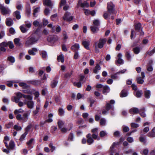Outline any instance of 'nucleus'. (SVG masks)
<instances>
[{
    "label": "nucleus",
    "mask_w": 155,
    "mask_h": 155,
    "mask_svg": "<svg viewBox=\"0 0 155 155\" xmlns=\"http://www.w3.org/2000/svg\"><path fill=\"white\" fill-rule=\"evenodd\" d=\"M114 5L112 2H110L107 3L108 12H105L103 15V17L105 19L107 18L110 15L114 13Z\"/></svg>",
    "instance_id": "nucleus-1"
},
{
    "label": "nucleus",
    "mask_w": 155,
    "mask_h": 155,
    "mask_svg": "<svg viewBox=\"0 0 155 155\" xmlns=\"http://www.w3.org/2000/svg\"><path fill=\"white\" fill-rule=\"evenodd\" d=\"M115 103L114 100H111L110 103H107L106 105V109L107 110H104L102 111V114H106L108 112V111L110 109L114 110V105Z\"/></svg>",
    "instance_id": "nucleus-2"
},
{
    "label": "nucleus",
    "mask_w": 155,
    "mask_h": 155,
    "mask_svg": "<svg viewBox=\"0 0 155 155\" xmlns=\"http://www.w3.org/2000/svg\"><path fill=\"white\" fill-rule=\"evenodd\" d=\"M38 38L35 37L30 36L28 37L25 42V45L27 47L29 46L36 43Z\"/></svg>",
    "instance_id": "nucleus-3"
},
{
    "label": "nucleus",
    "mask_w": 155,
    "mask_h": 155,
    "mask_svg": "<svg viewBox=\"0 0 155 155\" xmlns=\"http://www.w3.org/2000/svg\"><path fill=\"white\" fill-rule=\"evenodd\" d=\"M29 115V114L27 113L24 114L22 116L20 114H17L16 118L18 120L23 121H26L28 119V117Z\"/></svg>",
    "instance_id": "nucleus-4"
},
{
    "label": "nucleus",
    "mask_w": 155,
    "mask_h": 155,
    "mask_svg": "<svg viewBox=\"0 0 155 155\" xmlns=\"http://www.w3.org/2000/svg\"><path fill=\"white\" fill-rule=\"evenodd\" d=\"M32 99H27L28 100H24V103L27 105L28 107L30 109H32L34 107V103L32 101L33 97L31 96Z\"/></svg>",
    "instance_id": "nucleus-5"
},
{
    "label": "nucleus",
    "mask_w": 155,
    "mask_h": 155,
    "mask_svg": "<svg viewBox=\"0 0 155 155\" xmlns=\"http://www.w3.org/2000/svg\"><path fill=\"white\" fill-rule=\"evenodd\" d=\"M47 40L51 44H53L58 40V38L56 35H50L48 37Z\"/></svg>",
    "instance_id": "nucleus-6"
},
{
    "label": "nucleus",
    "mask_w": 155,
    "mask_h": 155,
    "mask_svg": "<svg viewBox=\"0 0 155 155\" xmlns=\"http://www.w3.org/2000/svg\"><path fill=\"white\" fill-rule=\"evenodd\" d=\"M73 17L70 15V14L68 12H66L63 17L64 20L68 21H71L72 20Z\"/></svg>",
    "instance_id": "nucleus-7"
},
{
    "label": "nucleus",
    "mask_w": 155,
    "mask_h": 155,
    "mask_svg": "<svg viewBox=\"0 0 155 155\" xmlns=\"http://www.w3.org/2000/svg\"><path fill=\"white\" fill-rule=\"evenodd\" d=\"M107 41L106 38H101L99 40L98 43H97V45L98 48H102L104 46V44Z\"/></svg>",
    "instance_id": "nucleus-8"
},
{
    "label": "nucleus",
    "mask_w": 155,
    "mask_h": 155,
    "mask_svg": "<svg viewBox=\"0 0 155 155\" xmlns=\"http://www.w3.org/2000/svg\"><path fill=\"white\" fill-rule=\"evenodd\" d=\"M118 142L114 143L110 147V155H119V153L116 152V150L114 149V146L118 144Z\"/></svg>",
    "instance_id": "nucleus-9"
},
{
    "label": "nucleus",
    "mask_w": 155,
    "mask_h": 155,
    "mask_svg": "<svg viewBox=\"0 0 155 155\" xmlns=\"http://www.w3.org/2000/svg\"><path fill=\"white\" fill-rule=\"evenodd\" d=\"M16 96L20 99L22 97H23L26 99H31V95H25L22 94L21 93L18 92L16 94Z\"/></svg>",
    "instance_id": "nucleus-10"
},
{
    "label": "nucleus",
    "mask_w": 155,
    "mask_h": 155,
    "mask_svg": "<svg viewBox=\"0 0 155 155\" xmlns=\"http://www.w3.org/2000/svg\"><path fill=\"white\" fill-rule=\"evenodd\" d=\"M58 77L56 76L54 79L51 81V86L52 88H54L56 87L58 82Z\"/></svg>",
    "instance_id": "nucleus-11"
},
{
    "label": "nucleus",
    "mask_w": 155,
    "mask_h": 155,
    "mask_svg": "<svg viewBox=\"0 0 155 155\" xmlns=\"http://www.w3.org/2000/svg\"><path fill=\"white\" fill-rule=\"evenodd\" d=\"M81 0H79L78 4V6L80 5L81 7L83 8L88 7H89V4L87 3V2L85 1L83 3H82Z\"/></svg>",
    "instance_id": "nucleus-12"
},
{
    "label": "nucleus",
    "mask_w": 155,
    "mask_h": 155,
    "mask_svg": "<svg viewBox=\"0 0 155 155\" xmlns=\"http://www.w3.org/2000/svg\"><path fill=\"white\" fill-rule=\"evenodd\" d=\"M10 12V10L8 8H6L4 6L2 7L1 10V12L3 15H6L9 14Z\"/></svg>",
    "instance_id": "nucleus-13"
},
{
    "label": "nucleus",
    "mask_w": 155,
    "mask_h": 155,
    "mask_svg": "<svg viewBox=\"0 0 155 155\" xmlns=\"http://www.w3.org/2000/svg\"><path fill=\"white\" fill-rule=\"evenodd\" d=\"M7 44L6 42H3L0 44V50L1 51H5L6 50L5 47L7 46Z\"/></svg>",
    "instance_id": "nucleus-14"
},
{
    "label": "nucleus",
    "mask_w": 155,
    "mask_h": 155,
    "mask_svg": "<svg viewBox=\"0 0 155 155\" xmlns=\"http://www.w3.org/2000/svg\"><path fill=\"white\" fill-rule=\"evenodd\" d=\"M82 44L84 47L87 50H89V45L90 42L89 41L84 40L82 42Z\"/></svg>",
    "instance_id": "nucleus-15"
},
{
    "label": "nucleus",
    "mask_w": 155,
    "mask_h": 155,
    "mask_svg": "<svg viewBox=\"0 0 155 155\" xmlns=\"http://www.w3.org/2000/svg\"><path fill=\"white\" fill-rule=\"evenodd\" d=\"M87 142L88 144H91L94 142V140L91 137L90 134H89L87 135Z\"/></svg>",
    "instance_id": "nucleus-16"
},
{
    "label": "nucleus",
    "mask_w": 155,
    "mask_h": 155,
    "mask_svg": "<svg viewBox=\"0 0 155 155\" xmlns=\"http://www.w3.org/2000/svg\"><path fill=\"white\" fill-rule=\"evenodd\" d=\"M80 48V45L78 43H75L71 47V50L74 51H76L77 50H79Z\"/></svg>",
    "instance_id": "nucleus-17"
},
{
    "label": "nucleus",
    "mask_w": 155,
    "mask_h": 155,
    "mask_svg": "<svg viewBox=\"0 0 155 155\" xmlns=\"http://www.w3.org/2000/svg\"><path fill=\"white\" fill-rule=\"evenodd\" d=\"M129 111L131 114H136L139 112V110L137 108H132L129 110Z\"/></svg>",
    "instance_id": "nucleus-18"
},
{
    "label": "nucleus",
    "mask_w": 155,
    "mask_h": 155,
    "mask_svg": "<svg viewBox=\"0 0 155 155\" xmlns=\"http://www.w3.org/2000/svg\"><path fill=\"white\" fill-rule=\"evenodd\" d=\"M122 54L121 53H119L117 55L118 60L117 62L118 63L123 64L124 63L123 60L121 58Z\"/></svg>",
    "instance_id": "nucleus-19"
},
{
    "label": "nucleus",
    "mask_w": 155,
    "mask_h": 155,
    "mask_svg": "<svg viewBox=\"0 0 155 155\" xmlns=\"http://www.w3.org/2000/svg\"><path fill=\"white\" fill-rule=\"evenodd\" d=\"M139 140L141 143H146L147 142L146 137L143 134H141L139 137Z\"/></svg>",
    "instance_id": "nucleus-20"
},
{
    "label": "nucleus",
    "mask_w": 155,
    "mask_h": 155,
    "mask_svg": "<svg viewBox=\"0 0 155 155\" xmlns=\"http://www.w3.org/2000/svg\"><path fill=\"white\" fill-rule=\"evenodd\" d=\"M6 23L7 26H10L12 25L13 21L11 19L8 18L6 19Z\"/></svg>",
    "instance_id": "nucleus-21"
},
{
    "label": "nucleus",
    "mask_w": 155,
    "mask_h": 155,
    "mask_svg": "<svg viewBox=\"0 0 155 155\" xmlns=\"http://www.w3.org/2000/svg\"><path fill=\"white\" fill-rule=\"evenodd\" d=\"M128 94L127 90H123L121 91L120 94V96L121 97H125L128 95Z\"/></svg>",
    "instance_id": "nucleus-22"
},
{
    "label": "nucleus",
    "mask_w": 155,
    "mask_h": 155,
    "mask_svg": "<svg viewBox=\"0 0 155 155\" xmlns=\"http://www.w3.org/2000/svg\"><path fill=\"white\" fill-rule=\"evenodd\" d=\"M103 93L104 94L106 95L107 93L110 91V88L107 86H105L103 87Z\"/></svg>",
    "instance_id": "nucleus-23"
},
{
    "label": "nucleus",
    "mask_w": 155,
    "mask_h": 155,
    "mask_svg": "<svg viewBox=\"0 0 155 155\" xmlns=\"http://www.w3.org/2000/svg\"><path fill=\"white\" fill-rule=\"evenodd\" d=\"M20 28L21 32L23 33H25L28 30V29L24 25L21 26Z\"/></svg>",
    "instance_id": "nucleus-24"
},
{
    "label": "nucleus",
    "mask_w": 155,
    "mask_h": 155,
    "mask_svg": "<svg viewBox=\"0 0 155 155\" xmlns=\"http://www.w3.org/2000/svg\"><path fill=\"white\" fill-rule=\"evenodd\" d=\"M15 146V144L14 142L12 140H11L9 143V146L8 145V147H7L10 150H13L14 149Z\"/></svg>",
    "instance_id": "nucleus-25"
},
{
    "label": "nucleus",
    "mask_w": 155,
    "mask_h": 155,
    "mask_svg": "<svg viewBox=\"0 0 155 155\" xmlns=\"http://www.w3.org/2000/svg\"><path fill=\"white\" fill-rule=\"evenodd\" d=\"M101 69V68L100 66L98 64H97L93 70L95 74H97L98 73V71L100 70Z\"/></svg>",
    "instance_id": "nucleus-26"
},
{
    "label": "nucleus",
    "mask_w": 155,
    "mask_h": 155,
    "mask_svg": "<svg viewBox=\"0 0 155 155\" xmlns=\"http://www.w3.org/2000/svg\"><path fill=\"white\" fill-rule=\"evenodd\" d=\"M64 110L62 108L60 107L59 108L58 110V114L60 116H64Z\"/></svg>",
    "instance_id": "nucleus-27"
},
{
    "label": "nucleus",
    "mask_w": 155,
    "mask_h": 155,
    "mask_svg": "<svg viewBox=\"0 0 155 155\" xmlns=\"http://www.w3.org/2000/svg\"><path fill=\"white\" fill-rule=\"evenodd\" d=\"M145 109L143 108L139 110V113L141 116L142 117H145L146 116V114L145 113Z\"/></svg>",
    "instance_id": "nucleus-28"
},
{
    "label": "nucleus",
    "mask_w": 155,
    "mask_h": 155,
    "mask_svg": "<svg viewBox=\"0 0 155 155\" xmlns=\"http://www.w3.org/2000/svg\"><path fill=\"white\" fill-rule=\"evenodd\" d=\"M14 15L17 19H19L21 18L20 13L18 11H16L14 12Z\"/></svg>",
    "instance_id": "nucleus-29"
},
{
    "label": "nucleus",
    "mask_w": 155,
    "mask_h": 155,
    "mask_svg": "<svg viewBox=\"0 0 155 155\" xmlns=\"http://www.w3.org/2000/svg\"><path fill=\"white\" fill-rule=\"evenodd\" d=\"M125 56L128 60L130 61L131 60V56L130 52L129 51H127L125 53Z\"/></svg>",
    "instance_id": "nucleus-30"
},
{
    "label": "nucleus",
    "mask_w": 155,
    "mask_h": 155,
    "mask_svg": "<svg viewBox=\"0 0 155 155\" xmlns=\"http://www.w3.org/2000/svg\"><path fill=\"white\" fill-rule=\"evenodd\" d=\"M14 42L15 45L17 46H20L21 45V43L20 42V39L18 38L14 39Z\"/></svg>",
    "instance_id": "nucleus-31"
},
{
    "label": "nucleus",
    "mask_w": 155,
    "mask_h": 155,
    "mask_svg": "<svg viewBox=\"0 0 155 155\" xmlns=\"http://www.w3.org/2000/svg\"><path fill=\"white\" fill-rule=\"evenodd\" d=\"M43 4L45 5L49 6L52 5L51 0H44Z\"/></svg>",
    "instance_id": "nucleus-32"
},
{
    "label": "nucleus",
    "mask_w": 155,
    "mask_h": 155,
    "mask_svg": "<svg viewBox=\"0 0 155 155\" xmlns=\"http://www.w3.org/2000/svg\"><path fill=\"white\" fill-rule=\"evenodd\" d=\"M136 97H139L142 94V92L141 91H135L134 93Z\"/></svg>",
    "instance_id": "nucleus-33"
},
{
    "label": "nucleus",
    "mask_w": 155,
    "mask_h": 155,
    "mask_svg": "<svg viewBox=\"0 0 155 155\" xmlns=\"http://www.w3.org/2000/svg\"><path fill=\"white\" fill-rule=\"evenodd\" d=\"M91 31L94 33L97 32L98 30L97 26H94V25L91 26Z\"/></svg>",
    "instance_id": "nucleus-34"
},
{
    "label": "nucleus",
    "mask_w": 155,
    "mask_h": 155,
    "mask_svg": "<svg viewBox=\"0 0 155 155\" xmlns=\"http://www.w3.org/2000/svg\"><path fill=\"white\" fill-rule=\"evenodd\" d=\"M33 24L35 27H40L42 25L41 23L37 20L33 22Z\"/></svg>",
    "instance_id": "nucleus-35"
},
{
    "label": "nucleus",
    "mask_w": 155,
    "mask_h": 155,
    "mask_svg": "<svg viewBox=\"0 0 155 155\" xmlns=\"http://www.w3.org/2000/svg\"><path fill=\"white\" fill-rule=\"evenodd\" d=\"M145 96V97L149 98L150 97V92L149 90H146L144 92Z\"/></svg>",
    "instance_id": "nucleus-36"
},
{
    "label": "nucleus",
    "mask_w": 155,
    "mask_h": 155,
    "mask_svg": "<svg viewBox=\"0 0 155 155\" xmlns=\"http://www.w3.org/2000/svg\"><path fill=\"white\" fill-rule=\"evenodd\" d=\"M58 60L59 62H64V58L62 54H61L60 55L58 56Z\"/></svg>",
    "instance_id": "nucleus-37"
},
{
    "label": "nucleus",
    "mask_w": 155,
    "mask_h": 155,
    "mask_svg": "<svg viewBox=\"0 0 155 155\" xmlns=\"http://www.w3.org/2000/svg\"><path fill=\"white\" fill-rule=\"evenodd\" d=\"M140 47H136L134 48L133 49V51L135 54H137L140 51Z\"/></svg>",
    "instance_id": "nucleus-38"
},
{
    "label": "nucleus",
    "mask_w": 155,
    "mask_h": 155,
    "mask_svg": "<svg viewBox=\"0 0 155 155\" xmlns=\"http://www.w3.org/2000/svg\"><path fill=\"white\" fill-rule=\"evenodd\" d=\"M8 61L12 63H14L15 61V58L12 56H9L8 58Z\"/></svg>",
    "instance_id": "nucleus-39"
},
{
    "label": "nucleus",
    "mask_w": 155,
    "mask_h": 155,
    "mask_svg": "<svg viewBox=\"0 0 155 155\" xmlns=\"http://www.w3.org/2000/svg\"><path fill=\"white\" fill-rule=\"evenodd\" d=\"M141 24L140 23H138L135 26V29L138 31H141L142 28L141 27Z\"/></svg>",
    "instance_id": "nucleus-40"
},
{
    "label": "nucleus",
    "mask_w": 155,
    "mask_h": 155,
    "mask_svg": "<svg viewBox=\"0 0 155 155\" xmlns=\"http://www.w3.org/2000/svg\"><path fill=\"white\" fill-rule=\"evenodd\" d=\"M40 109V106L39 105H37L36 108L35 110L33 111V113L34 115L37 114L39 112Z\"/></svg>",
    "instance_id": "nucleus-41"
},
{
    "label": "nucleus",
    "mask_w": 155,
    "mask_h": 155,
    "mask_svg": "<svg viewBox=\"0 0 155 155\" xmlns=\"http://www.w3.org/2000/svg\"><path fill=\"white\" fill-rule=\"evenodd\" d=\"M20 99L17 97H13L12 98V100L13 102H15L16 103L19 102Z\"/></svg>",
    "instance_id": "nucleus-42"
},
{
    "label": "nucleus",
    "mask_w": 155,
    "mask_h": 155,
    "mask_svg": "<svg viewBox=\"0 0 155 155\" xmlns=\"http://www.w3.org/2000/svg\"><path fill=\"white\" fill-rule=\"evenodd\" d=\"M9 140L10 138L8 136H6L4 137V142L6 147H8V144L7 142Z\"/></svg>",
    "instance_id": "nucleus-43"
},
{
    "label": "nucleus",
    "mask_w": 155,
    "mask_h": 155,
    "mask_svg": "<svg viewBox=\"0 0 155 155\" xmlns=\"http://www.w3.org/2000/svg\"><path fill=\"white\" fill-rule=\"evenodd\" d=\"M51 19L53 21H56L58 19L57 14H55L52 15L51 17Z\"/></svg>",
    "instance_id": "nucleus-44"
},
{
    "label": "nucleus",
    "mask_w": 155,
    "mask_h": 155,
    "mask_svg": "<svg viewBox=\"0 0 155 155\" xmlns=\"http://www.w3.org/2000/svg\"><path fill=\"white\" fill-rule=\"evenodd\" d=\"M147 136L150 137H155V133L153 132L152 130L149 132L147 134Z\"/></svg>",
    "instance_id": "nucleus-45"
},
{
    "label": "nucleus",
    "mask_w": 155,
    "mask_h": 155,
    "mask_svg": "<svg viewBox=\"0 0 155 155\" xmlns=\"http://www.w3.org/2000/svg\"><path fill=\"white\" fill-rule=\"evenodd\" d=\"M24 111L21 109L20 108L18 110H15L14 111V114H19V113H22Z\"/></svg>",
    "instance_id": "nucleus-46"
},
{
    "label": "nucleus",
    "mask_w": 155,
    "mask_h": 155,
    "mask_svg": "<svg viewBox=\"0 0 155 155\" xmlns=\"http://www.w3.org/2000/svg\"><path fill=\"white\" fill-rule=\"evenodd\" d=\"M19 84L20 86L24 88H27L28 87V86L26 83L23 82H20Z\"/></svg>",
    "instance_id": "nucleus-47"
},
{
    "label": "nucleus",
    "mask_w": 155,
    "mask_h": 155,
    "mask_svg": "<svg viewBox=\"0 0 155 155\" xmlns=\"http://www.w3.org/2000/svg\"><path fill=\"white\" fill-rule=\"evenodd\" d=\"M25 26L28 29L31 28V24L30 22L26 21L25 22Z\"/></svg>",
    "instance_id": "nucleus-48"
},
{
    "label": "nucleus",
    "mask_w": 155,
    "mask_h": 155,
    "mask_svg": "<svg viewBox=\"0 0 155 155\" xmlns=\"http://www.w3.org/2000/svg\"><path fill=\"white\" fill-rule=\"evenodd\" d=\"M27 134L28 133L27 131H26L21 136L20 138V140L21 141H22L24 140V138L25 137Z\"/></svg>",
    "instance_id": "nucleus-49"
},
{
    "label": "nucleus",
    "mask_w": 155,
    "mask_h": 155,
    "mask_svg": "<svg viewBox=\"0 0 155 155\" xmlns=\"http://www.w3.org/2000/svg\"><path fill=\"white\" fill-rule=\"evenodd\" d=\"M73 84L74 86H77L78 88H80L81 86V81L78 82H74L73 83Z\"/></svg>",
    "instance_id": "nucleus-50"
},
{
    "label": "nucleus",
    "mask_w": 155,
    "mask_h": 155,
    "mask_svg": "<svg viewBox=\"0 0 155 155\" xmlns=\"http://www.w3.org/2000/svg\"><path fill=\"white\" fill-rule=\"evenodd\" d=\"M106 123L105 119L104 118H101L100 120V124L101 125L104 126Z\"/></svg>",
    "instance_id": "nucleus-51"
},
{
    "label": "nucleus",
    "mask_w": 155,
    "mask_h": 155,
    "mask_svg": "<svg viewBox=\"0 0 155 155\" xmlns=\"http://www.w3.org/2000/svg\"><path fill=\"white\" fill-rule=\"evenodd\" d=\"M93 24L94 25L98 26L100 24V21L97 19L94 20L93 21Z\"/></svg>",
    "instance_id": "nucleus-52"
},
{
    "label": "nucleus",
    "mask_w": 155,
    "mask_h": 155,
    "mask_svg": "<svg viewBox=\"0 0 155 155\" xmlns=\"http://www.w3.org/2000/svg\"><path fill=\"white\" fill-rule=\"evenodd\" d=\"M39 9L40 7H37L34 9L33 15L34 16H36V14L39 11Z\"/></svg>",
    "instance_id": "nucleus-53"
},
{
    "label": "nucleus",
    "mask_w": 155,
    "mask_h": 155,
    "mask_svg": "<svg viewBox=\"0 0 155 155\" xmlns=\"http://www.w3.org/2000/svg\"><path fill=\"white\" fill-rule=\"evenodd\" d=\"M58 126L60 128L62 127L64 125V122L62 120H59L58 122Z\"/></svg>",
    "instance_id": "nucleus-54"
},
{
    "label": "nucleus",
    "mask_w": 155,
    "mask_h": 155,
    "mask_svg": "<svg viewBox=\"0 0 155 155\" xmlns=\"http://www.w3.org/2000/svg\"><path fill=\"white\" fill-rule=\"evenodd\" d=\"M41 54L42 57L44 58H45L47 56V52L45 51H42L41 52Z\"/></svg>",
    "instance_id": "nucleus-55"
},
{
    "label": "nucleus",
    "mask_w": 155,
    "mask_h": 155,
    "mask_svg": "<svg viewBox=\"0 0 155 155\" xmlns=\"http://www.w3.org/2000/svg\"><path fill=\"white\" fill-rule=\"evenodd\" d=\"M6 43L7 44V46L8 45L10 48L12 49L14 47V45L12 42L9 41Z\"/></svg>",
    "instance_id": "nucleus-56"
},
{
    "label": "nucleus",
    "mask_w": 155,
    "mask_h": 155,
    "mask_svg": "<svg viewBox=\"0 0 155 155\" xmlns=\"http://www.w3.org/2000/svg\"><path fill=\"white\" fill-rule=\"evenodd\" d=\"M15 83L13 81H8L6 82L7 85L9 87H11L13 85V83Z\"/></svg>",
    "instance_id": "nucleus-57"
},
{
    "label": "nucleus",
    "mask_w": 155,
    "mask_h": 155,
    "mask_svg": "<svg viewBox=\"0 0 155 155\" xmlns=\"http://www.w3.org/2000/svg\"><path fill=\"white\" fill-rule=\"evenodd\" d=\"M80 57L79 53L78 51H75L74 55V58L77 59H78Z\"/></svg>",
    "instance_id": "nucleus-58"
},
{
    "label": "nucleus",
    "mask_w": 155,
    "mask_h": 155,
    "mask_svg": "<svg viewBox=\"0 0 155 155\" xmlns=\"http://www.w3.org/2000/svg\"><path fill=\"white\" fill-rule=\"evenodd\" d=\"M88 100L90 102V106L91 107L92 106L93 104L94 103L95 101L92 97L89 98Z\"/></svg>",
    "instance_id": "nucleus-59"
},
{
    "label": "nucleus",
    "mask_w": 155,
    "mask_h": 155,
    "mask_svg": "<svg viewBox=\"0 0 155 155\" xmlns=\"http://www.w3.org/2000/svg\"><path fill=\"white\" fill-rule=\"evenodd\" d=\"M63 38L64 40H66L68 38V36L67 35V32L65 31L63 32Z\"/></svg>",
    "instance_id": "nucleus-60"
},
{
    "label": "nucleus",
    "mask_w": 155,
    "mask_h": 155,
    "mask_svg": "<svg viewBox=\"0 0 155 155\" xmlns=\"http://www.w3.org/2000/svg\"><path fill=\"white\" fill-rule=\"evenodd\" d=\"M137 82L138 84H142L143 82V80L140 77H138L137 78Z\"/></svg>",
    "instance_id": "nucleus-61"
},
{
    "label": "nucleus",
    "mask_w": 155,
    "mask_h": 155,
    "mask_svg": "<svg viewBox=\"0 0 155 155\" xmlns=\"http://www.w3.org/2000/svg\"><path fill=\"white\" fill-rule=\"evenodd\" d=\"M74 138L73 134L72 133L70 134L68 137V140L70 141H72L73 140Z\"/></svg>",
    "instance_id": "nucleus-62"
},
{
    "label": "nucleus",
    "mask_w": 155,
    "mask_h": 155,
    "mask_svg": "<svg viewBox=\"0 0 155 155\" xmlns=\"http://www.w3.org/2000/svg\"><path fill=\"white\" fill-rule=\"evenodd\" d=\"M131 126L134 128H136L139 127V125L134 123H132L131 124Z\"/></svg>",
    "instance_id": "nucleus-63"
},
{
    "label": "nucleus",
    "mask_w": 155,
    "mask_h": 155,
    "mask_svg": "<svg viewBox=\"0 0 155 155\" xmlns=\"http://www.w3.org/2000/svg\"><path fill=\"white\" fill-rule=\"evenodd\" d=\"M155 52V47L152 50L147 52V54L149 55H151Z\"/></svg>",
    "instance_id": "nucleus-64"
}]
</instances>
